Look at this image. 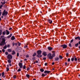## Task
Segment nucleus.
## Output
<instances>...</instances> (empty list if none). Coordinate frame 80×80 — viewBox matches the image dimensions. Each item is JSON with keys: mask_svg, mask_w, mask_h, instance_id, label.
Segmentation results:
<instances>
[{"mask_svg": "<svg viewBox=\"0 0 80 80\" xmlns=\"http://www.w3.org/2000/svg\"><path fill=\"white\" fill-rule=\"evenodd\" d=\"M40 71L41 72H44V69L43 68H41L40 69Z\"/></svg>", "mask_w": 80, "mask_h": 80, "instance_id": "23", "label": "nucleus"}, {"mask_svg": "<svg viewBox=\"0 0 80 80\" xmlns=\"http://www.w3.org/2000/svg\"><path fill=\"white\" fill-rule=\"evenodd\" d=\"M7 48V45H5L4 47L3 48L4 49H6Z\"/></svg>", "mask_w": 80, "mask_h": 80, "instance_id": "29", "label": "nucleus"}, {"mask_svg": "<svg viewBox=\"0 0 80 80\" xmlns=\"http://www.w3.org/2000/svg\"><path fill=\"white\" fill-rule=\"evenodd\" d=\"M61 47L63 49H65L67 48V46L66 44H63L61 45Z\"/></svg>", "mask_w": 80, "mask_h": 80, "instance_id": "4", "label": "nucleus"}, {"mask_svg": "<svg viewBox=\"0 0 80 80\" xmlns=\"http://www.w3.org/2000/svg\"><path fill=\"white\" fill-rule=\"evenodd\" d=\"M52 65H54L55 64V62H53L52 63Z\"/></svg>", "mask_w": 80, "mask_h": 80, "instance_id": "62", "label": "nucleus"}, {"mask_svg": "<svg viewBox=\"0 0 80 80\" xmlns=\"http://www.w3.org/2000/svg\"><path fill=\"white\" fill-rule=\"evenodd\" d=\"M18 72H20L21 71V69H19L18 70H17Z\"/></svg>", "mask_w": 80, "mask_h": 80, "instance_id": "46", "label": "nucleus"}, {"mask_svg": "<svg viewBox=\"0 0 80 80\" xmlns=\"http://www.w3.org/2000/svg\"><path fill=\"white\" fill-rule=\"evenodd\" d=\"M65 65L66 66L67 65V62H65Z\"/></svg>", "mask_w": 80, "mask_h": 80, "instance_id": "60", "label": "nucleus"}, {"mask_svg": "<svg viewBox=\"0 0 80 80\" xmlns=\"http://www.w3.org/2000/svg\"><path fill=\"white\" fill-rule=\"evenodd\" d=\"M26 58H28V57H29V55H28V54H27L26 56Z\"/></svg>", "mask_w": 80, "mask_h": 80, "instance_id": "37", "label": "nucleus"}, {"mask_svg": "<svg viewBox=\"0 0 80 80\" xmlns=\"http://www.w3.org/2000/svg\"><path fill=\"white\" fill-rule=\"evenodd\" d=\"M38 61H36L35 62L37 63H38Z\"/></svg>", "mask_w": 80, "mask_h": 80, "instance_id": "64", "label": "nucleus"}, {"mask_svg": "<svg viewBox=\"0 0 80 80\" xmlns=\"http://www.w3.org/2000/svg\"><path fill=\"white\" fill-rule=\"evenodd\" d=\"M2 35H5V34H6V31H4L2 32Z\"/></svg>", "mask_w": 80, "mask_h": 80, "instance_id": "28", "label": "nucleus"}, {"mask_svg": "<svg viewBox=\"0 0 80 80\" xmlns=\"http://www.w3.org/2000/svg\"><path fill=\"white\" fill-rule=\"evenodd\" d=\"M61 13H64V11H63V10H62L61 11Z\"/></svg>", "mask_w": 80, "mask_h": 80, "instance_id": "40", "label": "nucleus"}, {"mask_svg": "<svg viewBox=\"0 0 80 80\" xmlns=\"http://www.w3.org/2000/svg\"><path fill=\"white\" fill-rule=\"evenodd\" d=\"M12 55H15V50H13L12 52Z\"/></svg>", "mask_w": 80, "mask_h": 80, "instance_id": "11", "label": "nucleus"}, {"mask_svg": "<svg viewBox=\"0 0 80 80\" xmlns=\"http://www.w3.org/2000/svg\"><path fill=\"white\" fill-rule=\"evenodd\" d=\"M23 69L26 70V66L25 65H24L23 66Z\"/></svg>", "mask_w": 80, "mask_h": 80, "instance_id": "31", "label": "nucleus"}, {"mask_svg": "<svg viewBox=\"0 0 80 80\" xmlns=\"http://www.w3.org/2000/svg\"><path fill=\"white\" fill-rule=\"evenodd\" d=\"M17 57H19V53H18V52L17 53Z\"/></svg>", "mask_w": 80, "mask_h": 80, "instance_id": "36", "label": "nucleus"}, {"mask_svg": "<svg viewBox=\"0 0 80 80\" xmlns=\"http://www.w3.org/2000/svg\"><path fill=\"white\" fill-rule=\"evenodd\" d=\"M2 15V12H1V10L0 9V16Z\"/></svg>", "mask_w": 80, "mask_h": 80, "instance_id": "57", "label": "nucleus"}, {"mask_svg": "<svg viewBox=\"0 0 80 80\" xmlns=\"http://www.w3.org/2000/svg\"><path fill=\"white\" fill-rule=\"evenodd\" d=\"M12 28H9V30H12Z\"/></svg>", "mask_w": 80, "mask_h": 80, "instance_id": "55", "label": "nucleus"}, {"mask_svg": "<svg viewBox=\"0 0 80 80\" xmlns=\"http://www.w3.org/2000/svg\"><path fill=\"white\" fill-rule=\"evenodd\" d=\"M52 53H55V51H52Z\"/></svg>", "mask_w": 80, "mask_h": 80, "instance_id": "59", "label": "nucleus"}, {"mask_svg": "<svg viewBox=\"0 0 80 80\" xmlns=\"http://www.w3.org/2000/svg\"><path fill=\"white\" fill-rule=\"evenodd\" d=\"M74 60L76 62V61H77V58H74Z\"/></svg>", "mask_w": 80, "mask_h": 80, "instance_id": "49", "label": "nucleus"}, {"mask_svg": "<svg viewBox=\"0 0 80 80\" xmlns=\"http://www.w3.org/2000/svg\"><path fill=\"white\" fill-rule=\"evenodd\" d=\"M50 72H51L50 71H48V70L45 71L44 72V73H50Z\"/></svg>", "mask_w": 80, "mask_h": 80, "instance_id": "10", "label": "nucleus"}, {"mask_svg": "<svg viewBox=\"0 0 80 80\" xmlns=\"http://www.w3.org/2000/svg\"><path fill=\"white\" fill-rule=\"evenodd\" d=\"M27 71H28L29 70H30V68L29 67L27 69Z\"/></svg>", "mask_w": 80, "mask_h": 80, "instance_id": "53", "label": "nucleus"}, {"mask_svg": "<svg viewBox=\"0 0 80 80\" xmlns=\"http://www.w3.org/2000/svg\"><path fill=\"white\" fill-rule=\"evenodd\" d=\"M18 65L20 67V68H23V64L22 63L19 62L18 63Z\"/></svg>", "mask_w": 80, "mask_h": 80, "instance_id": "5", "label": "nucleus"}, {"mask_svg": "<svg viewBox=\"0 0 80 80\" xmlns=\"http://www.w3.org/2000/svg\"><path fill=\"white\" fill-rule=\"evenodd\" d=\"M37 57L38 58H41L42 57V55H41V54H38Z\"/></svg>", "mask_w": 80, "mask_h": 80, "instance_id": "15", "label": "nucleus"}, {"mask_svg": "<svg viewBox=\"0 0 80 80\" xmlns=\"http://www.w3.org/2000/svg\"><path fill=\"white\" fill-rule=\"evenodd\" d=\"M48 49L49 51H52V49H53V48H52L50 47H48Z\"/></svg>", "mask_w": 80, "mask_h": 80, "instance_id": "9", "label": "nucleus"}, {"mask_svg": "<svg viewBox=\"0 0 80 80\" xmlns=\"http://www.w3.org/2000/svg\"><path fill=\"white\" fill-rule=\"evenodd\" d=\"M24 48H28V46H27V45H26L24 46Z\"/></svg>", "mask_w": 80, "mask_h": 80, "instance_id": "33", "label": "nucleus"}, {"mask_svg": "<svg viewBox=\"0 0 80 80\" xmlns=\"http://www.w3.org/2000/svg\"><path fill=\"white\" fill-rule=\"evenodd\" d=\"M37 55V53L36 52H34L32 55L33 57H35Z\"/></svg>", "mask_w": 80, "mask_h": 80, "instance_id": "27", "label": "nucleus"}, {"mask_svg": "<svg viewBox=\"0 0 80 80\" xmlns=\"http://www.w3.org/2000/svg\"><path fill=\"white\" fill-rule=\"evenodd\" d=\"M44 65L45 66H47V63L46 62L45 63Z\"/></svg>", "mask_w": 80, "mask_h": 80, "instance_id": "58", "label": "nucleus"}, {"mask_svg": "<svg viewBox=\"0 0 80 80\" xmlns=\"http://www.w3.org/2000/svg\"><path fill=\"white\" fill-rule=\"evenodd\" d=\"M47 57L49 60H52L53 58V57H52V54L50 53H49L48 54Z\"/></svg>", "mask_w": 80, "mask_h": 80, "instance_id": "1", "label": "nucleus"}, {"mask_svg": "<svg viewBox=\"0 0 80 80\" xmlns=\"http://www.w3.org/2000/svg\"><path fill=\"white\" fill-rule=\"evenodd\" d=\"M12 36V34L10 33V35H9L7 37V38H10Z\"/></svg>", "mask_w": 80, "mask_h": 80, "instance_id": "18", "label": "nucleus"}, {"mask_svg": "<svg viewBox=\"0 0 80 80\" xmlns=\"http://www.w3.org/2000/svg\"><path fill=\"white\" fill-rule=\"evenodd\" d=\"M7 47H8V48L9 47H10V45L9 44H8L7 45Z\"/></svg>", "mask_w": 80, "mask_h": 80, "instance_id": "47", "label": "nucleus"}, {"mask_svg": "<svg viewBox=\"0 0 80 80\" xmlns=\"http://www.w3.org/2000/svg\"><path fill=\"white\" fill-rule=\"evenodd\" d=\"M3 7V5H0V8L2 9V7Z\"/></svg>", "mask_w": 80, "mask_h": 80, "instance_id": "39", "label": "nucleus"}, {"mask_svg": "<svg viewBox=\"0 0 80 80\" xmlns=\"http://www.w3.org/2000/svg\"><path fill=\"white\" fill-rule=\"evenodd\" d=\"M69 47H72V44H71L70 43L69 44Z\"/></svg>", "mask_w": 80, "mask_h": 80, "instance_id": "35", "label": "nucleus"}, {"mask_svg": "<svg viewBox=\"0 0 80 80\" xmlns=\"http://www.w3.org/2000/svg\"><path fill=\"white\" fill-rule=\"evenodd\" d=\"M52 57L53 58V57H55V53H53L52 54Z\"/></svg>", "mask_w": 80, "mask_h": 80, "instance_id": "21", "label": "nucleus"}, {"mask_svg": "<svg viewBox=\"0 0 80 80\" xmlns=\"http://www.w3.org/2000/svg\"><path fill=\"white\" fill-rule=\"evenodd\" d=\"M48 22H49L50 24L52 23V21L51 19H49L48 20Z\"/></svg>", "mask_w": 80, "mask_h": 80, "instance_id": "13", "label": "nucleus"}, {"mask_svg": "<svg viewBox=\"0 0 80 80\" xmlns=\"http://www.w3.org/2000/svg\"><path fill=\"white\" fill-rule=\"evenodd\" d=\"M73 60H74V58H71V61H72V62H73Z\"/></svg>", "mask_w": 80, "mask_h": 80, "instance_id": "48", "label": "nucleus"}, {"mask_svg": "<svg viewBox=\"0 0 80 80\" xmlns=\"http://www.w3.org/2000/svg\"><path fill=\"white\" fill-rule=\"evenodd\" d=\"M68 15H72V12H68Z\"/></svg>", "mask_w": 80, "mask_h": 80, "instance_id": "43", "label": "nucleus"}, {"mask_svg": "<svg viewBox=\"0 0 80 80\" xmlns=\"http://www.w3.org/2000/svg\"><path fill=\"white\" fill-rule=\"evenodd\" d=\"M1 75H2V77H3V78H5V72H2Z\"/></svg>", "mask_w": 80, "mask_h": 80, "instance_id": "12", "label": "nucleus"}, {"mask_svg": "<svg viewBox=\"0 0 80 80\" xmlns=\"http://www.w3.org/2000/svg\"><path fill=\"white\" fill-rule=\"evenodd\" d=\"M13 78L14 79H16V78H17V75H14L13 76Z\"/></svg>", "mask_w": 80, "mask_h": 80, "instance_id": "26", "label": "nucleus"}, {"mask_svg": "<svg viewBox=\"0 0 80 80\" xmlns=\"http://www.w3.org/2000/svg\"><path fill=\"white\" fill-rule=\"evenodd\" d=\"M32 60H35V57H33V58H32Z\"/></svg>", "mask_w": 80, "mask_h": 80, "instance_id": "41", "label": "nucleus"}, {"mask_svg": "<svg viewBox=\"0 0 80 80\" xmlns=\"http://www.w3.org/2000/svg\"><path fill=\"white\" fill-rule=\"evenodd\" d=\"M7 51L8 52H12V50L11 48L8 49H7Z\"/></svg>", "mask_w": 80, "mask_h": 80, "instance_id": "14", "label": "nucleus"}, {"mask_svg": "<svg viewBox=\"0 0 80 80\" xmlns=\"http://www.w3.org/2000/svg\"><path fill=\"white\" fill-rule=\"evenodd\" d=\"M18 46H20V45H21V43H19V42H18Z\"/></svg>", "mask_w": 80, "mask_h": 80, "instance_id": "38", "label": "nucleus"}, {"mask_svg": "<svg viewBox=\"0 0 80 80\" xmlns=\"http://www.w3.org/2000/svg\"><path fill=\"white\" fill-rule=\"evenodd\" d=\"M7 58L8 59H9V60H12L13 58V56L11 54H8L7 57Z\"/></svg>", "mask_w": 80, "mask_h": 80, "instance_id": "3", "label": "nucleus"}, {"mask_svg": "<svg viewBox=\"0 0 80 80\" xmlns=\"http://www.w3.org/2000/svg\"><path fill=\"white\" fill-rule=\"evenodd\" d=\"M80 58H78V62H80Z\"/></svg>", "mask_w": 80, "mask_h": 80, "instance_id": "45", "label": "nucleus"}, {"mask_svg": "<svg viewBox=\"0 0 80 80\" xmlns=\"http://www.w3.org/2000/svg\"><path fill=\"white\" fill-rule=\"evenodd\" d=\"M9 71V65H7V67L6 68V71L8 72Z\"/></svg>", "mask_w": 80, "mask_h": 80, "instance_id": "7", "label": "nucleus"}, {"mask_svg": "<svg viewBox=\"0 0 80 80\" xmlns=\"http://www.w3.org/2000/svg\"><path fill=\"white\" fill-rule=\"evenodd\" d=\"M70 58H68V62H70Z\"/></svg>", "mask_w": 80, "mask_h": 80, "instance_id": "51", "label": "nucleus"}, {"mask_svg": "<svg viewBox=\"0 0 80 80\" xmlns=\"http://www.w3.org/2000/svg\"><path fill=\"white\" fill-rule=\"evenodd\" d=\"M42 55L44 56V57H46V56H47V52H43L42 53Z\"/></svg>", "mask_w": 80, "mask_h": 80, "instance_id": "8", "label": "nucleus"}, {"mask_svg": "<svg viewBox=\"0 0 80 80\" xmlns=\"http://www.w3.org/2000/svg\"><path fill=\"white\" fill-rule=\"evenodd\" d=\"M45 74H42V77H45Z\"/></svg>", "mask_w": 80, "mask_h": 80, "instance_id": "52", "label": "nucleus"}, {"mask_svg": "<svg viewBox=\"0 0 80 80\" xmlns=\"http://www.w3.org/2000/svg\"><path fill=\"white\" fill-rule=\"evenodd\" d=\"M66 57H68V53H66Z\"/></svg>", "mask_w": 80, "mask_h": 80, "instance_id": "50", "label": "nucleus"}, {"mask_svg": "<svg viewBox=\"0 0 80 80\" xmlns=\"http://www.w3.org/2000/svg\"><path fill=\"white\" fill-rule=\"evenodd\" d=\"M7 15H8V12L5 9L2 13V16H4V17H6Z\"/></svg>", "mask_w": 80, "mask_h": 80, "instance_id": "2", "label": "nucleus"}, {"mask_svg": "<svg viewBox=\"0 0 80 80\" xmlns=\"http://www.w3.org/2000/svg\"><path fill=\"white\" fill-rule=\"evenodd\" d=\"M5 3H6V2H5V1H4L3 2H1V3H2V5H5Z\"/></svg>", "mask_w": 80, "mask_h": 80, "instance_id": "24", "label": "nucleus"}, {"mask_svg": "<svg viewBox=\"0 0 80 80\" xmlns=\"http://www.w3.org/2000/svg\"><path fill=\"white\" fill-rule=\"evenodd\" d=\"M26 76L28 78H30V75L28 74H26Z\"/></svg>", "mask_w": 80, "mask_h": 80, "instance_id": "25", "label": "nucleus"}, {"mask_svg": "<svg viewBox=\"0 0 80 80\" xmlns=\"http://www.w3.org/2000/svg\"><path fill=\"white\" fill-rule=\"evenodd\" d=\"M2 52H3V53H4V52H5V49H2Z\"/></svg>", "mask_w": 80, "mask_h": 80, "instance_id": "42", "label": "nucleus"}, {"mask_svg": "<svg viewBox=\"0 0 80 80\" xmlns=\"http://www.w3.org/2000/svg\"><path fill=\"white\" fill-rule=\"evenodd\" d=\"M78 46V43H77V44H75V46L76 47H77Z\"/></svg>", "mask_w": 80, "mask_h": 80, "instance_id": "30", "label": "nucleus"}, {"mask_svg": "<svg viewBox=\"0 0 80 80\" xmlns=\"http://www.w3.org/2000/svg\"><path fill=\"white\" fill-rule=\"evenodd\" d=\"M55 61H58L59 60V58L57 57L55 58Z\"/></svg>", "mask_w": 80, "mask_h": 80, "instance_id": "19", "label": "nucleus"}, {"mask_svg": "<svg viewBox=\"0 0 80 80\" xmlns=\"http://www.w3.org/2000/svg\"><path fill=\"white\" fill-rule=\"evenodd\" d=\"M75 40H80V37L79 36L75 37Z\"/></svg>", "mask_w": 80, "mask_h": 80, "instance_id": "16", "label": "nucleus"}, {"mask_svg": "<svg viewBox=\"0 0 80 80\" xmlns=\"http://www.w3.org/2000/svg\"><path fill=\"white\" fill-rule=\"evenodd\" d=\"M37 54H42V51L41 50H38L37 51Z\"/></svg>", "mask_w": 80, "mask_h": 80, "instance_id": "6", "label": "nucleus"}, {"mask_svg": "<svg viewBox=\"0 0 80 80\" xmlns=\"http://www.w3.org/2000/svg\"><path fill=\"white\" fill-rule=\"evenodd\" d=\"M66 9H67V10H68V11L69 10H70V9L69 8H67Z\"/></svg>", "mask_w": 80, "mask_h": 80, "instance_id": "63", "label": "nucleus"}, {"mask_svg": "<svg viewBox=\"0 0 80 80\" xmlns=\"http://www.w3.org/2000/svg\"><path fill=\"white\" fill-rule=\"evenodd\" d=\"M73 42V39H72L70 41V43H72V42Z\"/></svg>", "mask_w": 80, "mask_h": 80, "instance_id": "44", "label": "nucleus"}, {"mask_svg": "<svg viewBox=\"0 0 80 80\" xmlns=\"http://www.w3.org/2000/svg\"><path fill=\"white\" fill-rule=\"evenodd\" d=\"M46 59V58L45 57L43 58V60H45Z\"/></svg>", "mask_w": 80, "mask_h": 80, "instance_id": "56", "label": "nucleus"}, {"mask_svg": "<svg viewBox=\"0 0 80 80\" xmlns=\"http://www.w3.org/2000/svg\"><path fill=\"white\" fill-rule=\"evenodd\" d=\"M50 11H51V9H50V8H49V9H48V12H50Z\"/></svg>", "mask_w": 80, "mask_h": 80, "instance_id": "61", "label": "nucleus"}, {"mask_svg": "<svg viewBox=\"0 0 80 80\" xmlns=\"http://www.w3.org/2000/svg\"><path fill=\"white\" fill-rule=\"evenodd\" d=\"M11 40H15V37H14V36H12L11 38Z\"/></svg>", "mask_w": 80, "mask_h": 80, "instance_id": "17", "label": "nucleus"}, {"mask_svg": "<svg viewBox=\"0 0 80 80\" xmlns=\"http://www.w3.org/2000/svg\"><path fill=\"white\" fill-rule=\"evenodd\" d=\"M59 58H60V59H62L63 58V57L61 55H60L59 56Z\"/></svg>", "mask_w": 80, "mask_h": 80, "instance_id": "32", "label": "nucleus"}, {"mask_svg": "<svg viewBox=\"0 0 80 80\" xmlns=\"http://www.w3.org/2000/svg\"><path fill=\"white\" fill-rule=\"evenodd\" d=\"M11 59H9L8 60V62L9 63H11V62H12V61H11V60H10Z\"/></svg>", "mask_w": 80, "mask_h": 80, "instance_id": "22", "label": "nucleus"}, {"mask_svg": "<svg viewBox=\"0 0 80 80\" xmlns=\"http://www.w3.org/2000/svg\"><path fill=\"white\" fill-rule=\"evenodd\" d=\"M8 52H5V55H8Z\"/></svg>", "mask_w": 80, "mask_h": 80, "instance_id": "34", "label": "nucleus"}, {"mask_svg": "<svg viewBox=\"0 0 80 80\" xmlns=\"http://www.w3.org/2000/svg\"><path fill=\"white\" fill-rule=\"evenodd\" d=\"M6 35H9L10 34V32L8 31V30H6Z\"/></svg>", "mask_w": 80, "mask_h": 80, "instance_id": "20", "label": "nucleus"}, {"mask_svg": "<svg viewBox=\"0 0 80 80\" xmlns=\"http://www.w3.org/2000/svg\"><path fill=\"white\" fill-rule=\"evenodd\" d=\"M72 11H73V12H75V11H76V9H73L72 10Z\"/></svg>", "mask_w": 80, "mask_h": 80, "instance_id": "54", "label": "nucleus"}]
</instances>
